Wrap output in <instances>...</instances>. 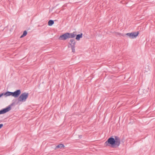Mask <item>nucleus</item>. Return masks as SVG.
Returning a JSON list of instances; mask_svg holds the SVG:
<instances>
[{
	"label": "nucleus",
	"instance_id": "nucleus-1",
	"mask_svg": "<svg viewBox=\"0 0 155 155\" xmlns=\"http://www.w3.org/2000/svg\"><path fill=\"white\" fill-rule=\"evenodd\" d=\"M120 140L118 136H115L114 138L111 137L109 138L104 143L106 146H108L113 148H116L119 146Z\"/></svg>",
	"mask_w": 155,
	"mask_h": 155
},
{
	"label": "nucleus",
	"instance_id": "nucleus-2",
	"mask_svg": "<svg viewBox=\"0 0 155 155\" xmlns=\"http://www.w3.org/2000/svg\"><path fill=\"white\" fill-rule=\"evenodd\" d=\"M28 93L26 92L20 94L18 98V103L25 101L28 97Z\"/></svg>",
	"mask_w": 155,
	"mask_h": 155
},
{
	"label": "nucleus",
	"instance_id": "nucleus-3",
	"mask_svg": "<svg viewBox=\"0 0 155 155\" xmlns=\"http://www.w3.org/2000/svg\"><path fill=\"white\" fill-rule=\"evenodd\" d=\"M139 34V32H133L131 33H127L126 34V35L128 36L130 38H134L138 35Z\"/></svg>",
	"mask_w": 155,
	"mask_h": 155
},
{
	"label": "nucleus",
	"instance_id": "nucleus-4",
	"mask_svg": "<svg viewBox=\"0 0 155 155\" xmlns=\"http://www.w3.org/2000/svg\"><path fill=\"white\" fill-rule=\"evenodd\" d=\"M67 32H66L64 34L61 35L58 38V39L60 40H65L67 38H69V37Z\"/></svg>",
	"mask_w": 155,
	"mask_h": 155
},
{
	"label": "nucleus",
	"instance_id": "nucleus-5",
	"mask_svg": "<svg viewBox=\"0 0 155 155\" xmlns=\"http://www.w3.org/2000/svg\"><path fill=\"white\" fill-rule=\"evenodd\" d=\"M11 109V107L10 105L8 106L7 107L3 109L0 110V114H5Z\"/></svg>",
	"mask_w": 155,
	"mask_h": 155
},
{
	"label": "nucleus",
	"instance_id": "nucleus-6",
	"mask_svg": "<svg viewBox=\"0 0 155 155\" xmlns=\"http://www.w3.org/2000/svg\"><path fill=\"white\" fill-rule=\"evenodd\" d=\"M12 96L17 98L19 97L21 94V91L20 90H17L14 92H12Z\"/></svg>",
	"mask_w": 155,
	"mask_h": 155
},
{
	"label": "nucleus",
	"instance_id": "nucleus-7",
	"mask_svg": "<svg viewBox=\"0 0 155 155\" xmlns=\"http://www.w3.org/2000/svg\"><path fill=\"white\" fill-rule=\"evenodd\" d=\"M68 34L69 38H74L76 35L77 32L76 31H74L72 33H69L67 32Z\"/></svg>",
	"mask_w": 155,
	"mask_h": 155
},
{
	"label": "nucleus",
	"instance_id": "nucleus-8",
	"mask_svg": "<svg viewBox=\"0 0 155 155\" xmlns=\"http://www.w3.org/2000/svg\"><path fill=\"white\" fill-rule=\"evenodd\" d=\"M12 92L7 91L5 93H3V95H4L5 97L8 96H12Z\"/></svg>",
	"mask_w": 155,
	"mask_h": 155
},
{
	"label": "nucleus",
	"instance_id": "nucleus-9",
	"mask_svg": "<svg viewBox=\"0 0 155 155\" xmlns=\"http://www.w3.org/2000/svg\"><path fill=\"white\" fill-rule=\"evenodd\" d=\"M69 44L71 46H75L76 44L75 40L74 39H71L70 40V43H69Z\"/></svg>",
	"mask_w": 155,
	"mask_h": 155
},
{
	"label": "nucleus",
	"instance_id": "nucleus-10",
	"mask_svg": "<svg viewBox=\"0 0 155 155\" xmlns=\"http://www.w3.org/2000/svg\"><path fill=\"white\" fill-rule=\"evenodd\" d=\"M82 35L83 34L82 33H81L80 34L78 35H76V39L78 41H79L80 38L82 37Z\"/></svg>",
	"mask_w": 155,
	"mask_h": 155
},
{
	"label": "nucleus",
	"instance_id": "nucleus-11",
	"mask_svg": "<svg viewBox=\"0 0 155 155\" xmlns=\"http://www.w3.org/2000/svg\"><path fill=\"white\" fill-rule=\"evenodd\" d=\"M54 23V21L52 20H50L48 22V25L49 26H51Z\"/></svg>",
	"mask_w": 155,
	"mask_h": 155
},
{
	"label": "nucleus",
	"instance_id": "nucleus-12",
	"mask_svg": "<svg viewBox=\"0 0 155 155\" xmlns=\"http://www.w3.org/2000/svg\"><path fill=\"white\" fill-rule=\"evenodd\" d=\"M64 147V146L63 144H60L56 146V148H60L61 149L62 148Z\"/></svg>",
	"mask_w": 155,
	"mask_h": 155
},
{
	"label": "nucleus",
	"instance_id": "nucleus-13",
	"mask_svg": "<svg viewBox=\"0 0 155 155\" xmlns=\"http://www.w3.org/2000/svg\"><path fill=\"white\" fill-rule=\"evenodd\" d=\"M27 34V31H25L23 33V34L21 36L20 38H22L25 36Z\"/></svg>",
	"mask_w": 155,
	"mask_h": 155
},
{
	"label": "nucleus",
	"instance_id": "nucleus-14",
	"mask_svg": "<svg viewBox=\"0 0 155 155\" xmlns=\"http://www.w3.org/2000/svg\"><path fill=\"white\" fill-rule=\"evenodd\" d=\"M115 35L116 36H117V35H118L120 37L121 36H124V35L123 34L120 33L119 32H115Z\"/></svg>",
	"mask_w": 155,
	"mask_h": 155
},
{
	"label": "nucleus",
	"instance_id": "nucleus-15",
	"mask_svg": "<svg viewBox=\"0 0 155 155\" xmlns=\"http://www.w3.org/2000/svg\"><path fill=\"white\" fill-rule=\"evenodd\" d=\"M71 48L72 51L73 53H74L75 51V46H71Z\"/></svg>",
	"mask_w": 155,
	"mask_h": 155
},
{
	"label": "nucleus",
	"instance_id": "nucleus-16",
	"mask_svg": "<svg viewBox=\"0 0 155 155\" xmlns=\"http://www.w3.org/2000/svg\"><path fill=\"white\" fill-rule=\"evenodd\" d=\"M3 126V124H0V129H1Z\"/></svg>",
	"mask_w": 155,
	"mask_h": 155
},
{
	"label": "nucleus",
	"instance_id": "nucleus-17",
	"mask_svg": "<svg viewBox=\"0 0 155 155\" xmlns=\"http://www.w3.org/2000/svg\"><path fill=\"white\" fill-rule=\"evenodd\" d=\"M3 95V93H2L0 94V97Z\"/></svg>",
	"mask_w": 155,
	"mask_h": 155
}]
</instances>
